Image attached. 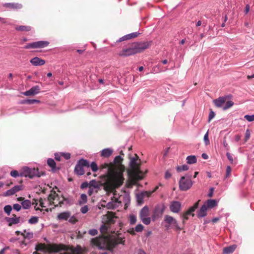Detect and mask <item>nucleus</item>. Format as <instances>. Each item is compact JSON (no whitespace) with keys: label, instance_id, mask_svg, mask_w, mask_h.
Returning a JSON list of instances; mask_svg holds the SVG:
<instances>
[{"label":"nucleus","instance_id":"obj_1","mask_svg":"<svg viewBox=\"0 0 254 254\" xmlns=\"http://www.w3.org/2000/svg\"><path fill=\"white\" fill-rule=\"evenodd\" d=\"M36 250L44 253H60V254H82L81 248L77 246L76 248L69 249L66 245L60 244H52L46 245L39 244L36 246Z\"/></svg>","mask_w":254,"mask_h":254},{"label":"nucleus","instance_id":"obj_2","mask_svg":"<svg viewBox=\"0 0 254 254\" xmlns=\"http://www.w3.org/2000/svg\"><path fill=\"white\" fill-rule=\"evenodd\" d=\"M136 157H131L130 158L129 166L132 170V175L134 179L136 181L141 180L143 177L141 175V171L140 170V160L138 159V157L135 155Z\"/></svg>","mask_w":254,"mask_h":254},{"label":"nucleus","instance_id":"obj_3","mask_svg":"<svg viewBox=\"0 0 254 254\" xmlns=\"http://www.w3.org/2000/svg\"><path fill=\"white\" fill-rule=\"evenodd\" d=\"M124 181L123 173L122 171H117L114 173L110 184L107 187L110 191H112L116 188L121 186Z\"/></svg>","mask_w":254,"mask_h":254},{"label":"nucleus","instance_id":"obj_4","mask_svg":"<svg viewBox=\"0 0 254 254\" xmlns=\"http://www.w3.org/2000/svg\"><path fill=\"white\" fill-rule=\"evenodd\" d=\"M162 223L166 230H169L170 228L179 231L181 230V228L179 226L176 219L170 215H166L164 216Z\"/></svg>","mask_w":254,"mask_h":254},{"label":"nucleus","instance_id":"obj_5","mask_svg":"<svg viewBox=\"0 0 254 254\" xmlns=\"http://www.w3.org/2000/svg\"><path fill=\"white\" fill-rule=\"evenodd\" d=\"M191 175L183 176L179 181V188L182 191H186L189 190L193 185L191 180Z\"/></svg>","mask_w":254,"mask_h":254},{"label":"nucleus","instance_id":"obj_6","mask_svg":"<svg viewBox=\"0 0 254 254\" xmlns=\"http://www.w3.org/2000/svg\"><path fill=\"white\" fill-rule=\"evenodd\" d=\"M39 172L37 169L35 168H30L28 167H24L20 170V177H28L33 178L34 177L40 176L38 175Z\"/></svg>","mask_w":254,"mask_h":254},{"label":"nucleus","instance_id":"obj_7","mask_svg":"<svg viewBox=\"0 0 254 254\" xmlns=\"http://www.w3.org/2000/svg\"><path fill=\"white\" fill-rule=\"evenodd\" d=\"M83 167H89V162L83 158L79 160L75 166L74 172L79 176L83 175L84 173Z\"/></svg>","mask_w":254,"mask_h":254},{"label":"nucleus","instance_id":"obj_8","mask_svg":"<svg viewBox=\"0 0 254 254\" xmlns=\"http://www.w3.org/2000/svg\"><path fill=\"white\" fill-rule=\"evenodd\" d=\"M92 244L100 250H105L107 247L106 238L105 237H97L91 241Z\"/></svg>","mask_w":254,"mask_h":254},{"label":"nucleus","instance_id":"obj_9","mask_svg":"<svg viewBox=\"0 0 254 254\" xmlns=\"http://www.w3.org/2000/svg\"><path fill=\"white\" fill-rule=\"evenodd\" d=\"M49 42L47 41H39L33 43H28L24 47L25 49L43 48L47 47Z\"/></svg>","mask_w":254,"mask_h":254},{"label":"nucleus","instance_id":"obj_10","mask_svg":"<svg viewBox=\"0 0 254 254\" xmlns=\"http://www.w3.org/2000/svg\"><path fill=\"white\" fill-rule=\"evenodd\" d=\"M149 209L147 206H144L139 213L140 218L145 225H148L151 222L150 218L148 217Z\"/></svg>","mask_w":254,"mask_h":254},{"label":"nucleus","instance_id":"obj_11","mask_svg":"<svg viewBox=\"0 0 254 254\" xmlns=\"http://www.w3.org/2000/svg\"><path fill=\"white\" fill-rule=\"evenodd\" d=\"M152 41H144V42H137L136 43L133 44V45L135 48L136 51H137L138 53H140L143 51L148 49L151 45Z\"/></svg>","mask_w":254,"mask_h":254},{"label":"nucleus","instance_id":"obj_12","mask_svg":"<svg viewBox=\"0 0 254 254\" xmlns=\"http://www.w3.org/2000/svg\"><path fill=\"white\" fill-rule=\"evenodd\" d=\"M137 53L133 44L129 48L123 49L119 53V55L122 57H128Z\"/></svg>","mask_w":254,"mask_h":254},{"label":"nucleus","instance_id":"obj_13","mask_svg":"<svg viewBox=\"0 0 254 254\" xmlns=\"http://www.w3.org/2000/svg\"><path fill=\"white\" fill-rule=\"evenodd\" d=\"M181 203L178 201H173L170 204V210L175 213H178L181 209Z\"/></svg>","mask_w":254,"mask_h":254},{"label":"nucleus","instance_id":"obj_14","mask_svg":"<svg viewBox=\"0 0 254 254\" xmlns=\"http://www.w3.org/2000/svg\"><path fill=\"white\" fill-rule=\"evenodd\" d=\"M40 87L38 85H35L32 87L29 90L23 92V94L26 96L35 95L40 92Z\"/></svg>","mask_w":254,"mask_h":254},{"label":"nucleus","instance_id":"obj_15","mask_svg":"<svg viewBox=\"0 0 254 254\" xmlns=\"http://www.w3.org/2000/svg\"><path fill=\"white\" fill-rule=\"evenodd\" d=\"M30 63L34 66H40L44 65L45 64V61L36 57L31 59Z\"/></svg>","mask_w":254,"mask_h":254},{"label":"nucleus","instance_id":"obj_16","mask_svg":"<svg viewBox=\"0 0 254 254\" xmlns=\"http://www.w3.org/2000/svg\"><path fill=\"white\" fill-rule=\"evenodd\" d=\"M70 215V212L68 211H64L58 214L57 219L59 220H67Z\"/></svg>","mask_w":254,"mask_h":254},{"label":"nucleus","instance_id":"obj_17","mask_svg":"<svg viewBox=\"0 0 254 254\" xmlns=\"http://www.w3.org/2000/svg\"><path fill=\"white\" fill-rule=\"evenodd\" d=\"M13 217H6L5 220L8 223L9 226H11L13 224H17L20 222L19 217H16L15 215L13 214Z\"/></svg>","mask_w":254,"mask_h":254},{"label":"nucleus","instance_id":"obj_18","mask_svg":"<svg viewBox=\"0 0 254 254\" xmlns=\"http://www.w3.org/2000/svg\"><path fill=\"white\" fill-rule=\"evenodd\" d=\"M226 97H220L218 98L213 100L215 105L218 108H223V105L226 102Z\"/></svg>","mask_w":254,"mask_h":254},{"label":"nucleus","instance_id":"obj_19","mask_svg":"<svg viewBox=\"0 0 254 254\" xmlns=\"http://www.w3.org/2000/svg\"><path fill=\"white\" fill-rule=\"evenodd\" d=\"M204 204L207 208H212L218 205V202L215 199H208Z\"/></svg>","mask_w":254,"mask_h":254},{"label":"nucleus","instance_id":"obj_20","mask_svg":"<svg viewBox=\"0 0 254 254\" xmlns=\"http://www.w3.org/2000/svg\"><path fill=\"white\" fill-rule=\"evenodd\" d=\"M4 6L11 9H20L22 7V4L17 3H5Z\"/></svg>","mask_w":254,"mask_h":254},{"label":"nucleus","instance_id":"obj_21","mask_svg":"<svg viewBox=\"0 0 254 254\" xmlns=\"http://www.w3.org/2000/svg\"><path fill=\"white\" fill-rule=\"evenodd\" d=\"M207 209L208 208L206 207V206L204 204L202 205V206L201 207L200 209L198 212V217L202 218L205 217L207 214L206 211Z\"/></svg>","mask_w":254,"mask_h":254},{"label":"nucleus","instance_id":"obj_22","mask_svg":"<svg viewBox=\"0 0 254 254\" xmlns=\"http://www.w3.org/2000/svg\"><path fill=\"white\" fill-rule=\"evenodd\" d=\"M112 153L113 150L112 149L109 148H105L101 151V156L103 157L107 158L110 156Z\"/></svg>","mask_w":254,"mask_h":254},{"label":"nucleus","instance_id":"obj_23","mask_svg":"<svg viewBox=\"0 0 254 254\" xmlns=\"http://www.w3.org/2000/svg\"><path fill=\"white\" fill-rule=\"evenodd\" d=\"M236 248V246L235 245H231L226 248H224L223 249V253L224 254H232L234 252Z\"/></svg>","mask_w":254,"mask_h":254},{"label":"nucleus","instance_id":"obj_24","mask_svg":"<svg viewBox=\"0 0 254 254\" xmlns=\"http://www.w3.org/2000/svg\"><path fill=\"white\" fill-rule=\"evenodd\" d=\"M89 187L96 189L97 190L100 189V185L98 182H97L95 180H92L90 181L89 183Z\"/></svg>","mask_w":254,"mask_h":254},{"label":"nucleus","instance_id":"obj_25","mask_svg":"<svg viewBox=\"0 0 254 254\" xmlns=\"http://www.w3.org/2000/svg\"><path fill=\"white\" fill-rule=\"evenodd\" d=\"M187 162L189 164H193L196 162L197 159L194 155H190L187 157Z\"/></svg>","mask_w":254,"mask_h":254},{"label":"nucleus","instance_id":"obj_26","mask_svg":"<svg viewBox=\"0 0 254 254\" xmlns=\"http://www.w3.org/2000/svg\"><path fill=\"white\" fill-rule=\"evenodd\" d=\"M21 205L24 209H29L31 206V202L30 200L26 199L21 202Z\"/></svg>","mask_w":254,"mask_h":254},{"label":"nucleus","instance_id":"obj_27","mask_svg":"<svg viewBox=\"0 0 254 254\" xmlns=\"http://www.w3.org/2000/svg\"><path fill=\"white\" fill-rule=\"evenodd\" d=\"M87 195L84 193H82L80 195V199L78 200V203L79 205H81L83 204L86 203L87 202Z\"/></svg>","mask_w":254,"mask_h":254},{"label":"nucleus","instance_id":"obj_28","mask_svg":"<svg viewBox=\"0 0 254 254\" xmlns=\"http://www.w3.org/2000/svg\"><path fill=\"white\" fill-rule=\"evenodd\" d=\"M15 29L17 31H29L31 30V27L28 26H17L15 27Z\"/></svg>","mask_w":254,"mask_h":254},{"label":"nucleus","instance_id":"obj_29","mask_svg":"<svg viewBox=\"0 0 254 254\" xmlns=\"http://www.w3.org/2000/svg\"><path fill=\"white\" fill-rule=\"evenodd\" d=\"M47 164L52 168V170H54L55 169L56 162L53 159H52V158L48 159L47 160Z\"/></svg>","mask_w":254,"mask_h":254},{"label":"nucleus","instance_id":"obj_30","mask_svg":"<svg viewBox=\"0 0 254 254\" xmlns=\"http://www.w3.org/2000/svg\"><path fill=\"white\" fill-rule=\"evenodd\" d=\"M189 169V167L187 165L184 164L182 166H177L176 170L177 172H180L183 171H187Z\"/></svg>","mask_w":254,"mask_h":254},{"label":"nucleus","instance_id":"obj_31","mask_svg":"<svg viewBox=\"0 0 254 254\" xmlns=\"http://www.w3.org/2000/svg\"><path fill=\"white\" fill-rule=\"evenodd\" d=\"M234 105V102L232 101H228L226 102V104H225V105L224 106H223V110L224 111H225L227 109H228L229 108H231V107H232Z\"/></svg>","mask_w":254,"mask_h":254},{"label":"nucleus","instance_id":"obj_32","mask_svg":"<svg viewBox=\"0 0 254 254\" xmlns=\"http://www.w3.org/2000/svg\"><path fill=\"white\" fill-rule=\"evenodd\" d=\"M40 101L39 100L36 99H27L23 101V103L28 104H33L35 103H39Z\"/></svg>","mask_w":254,"mask_h":254},{"label":"nucleus","instance_id":"obj_33","mask_svg":"<svg viewBox=\"0 0 254 254\" xmlns=\"http://www.w3.org/2000/svg\"><path fill=\"white\" fill-rule=\"evenodd\" d=\"M39 217L37 216H32L28 220L29 223L31 224H35L38 223Z\"/></svg>","mask_w":254,"mask_h":254},{"label":"nucleus","instance_id":"obj_34","mask_svg":"<svg viewBox=\"0 0 254 254\" xmlns=\"http://www.w3.org/2000/svg\"><path fill=\"white\" fill-rule=\"evenodd\" d=\"M129 224L131 225L134 224L136 222V217L133 215L131 214L129 216Z\"/></svg>","mask_w":254,"mask_h":254},{"label":"nucleus","instance_id":"obj_35","mask_svg":"<svg viewBox=\"0 0 254 254\" xmlns=\"http://www.w3.org/2000/svg\"><path fill=\"white\" fill-rule=\"evenodd\" d=\"M12 207L10 205H6L4 207L3 210L5 213L9 215L12 211Z\"/></svg>","mask_w":254,"mask_h":254},{"label":"nucleus","instance_id":"obj_36","mask_svg":"<svg viewBox=\"0 0 254 254\" xmlns=\"http://www.w3.org/2000/svg\"><path fill=\"white\" fill-rule=\"evenodd\" d=\"M57 196L58 194L55 191H54L53 193H51L50 194H49L48 196V199L50 202H52L56 199Z\"/></svg>","mask_w":254,"mask_h":254},{"label":"nucleus","instance_id":"obj_37","mask_svg":"<svg viewBox=\"0 0 254 254\" xmlns=\"http://www.w3.org/2000/svg\"><path fill=\"white\" fill-rule=\"evenodd\" d=\"M89 167H91L92 171L94 172H96L98 169V166L95 162H92L90 165L89 164Z\"/></svg>","mask_w":254,"mask_h":254},{"label":"nucleus","instance_id":"obj_38","mask_svg":"<svg viewBox=\"0 0 254 254\" xmlns=\"http://www.w3.org/2000/svg\"><path fill=\"white\" fill-rule=\"evenodd\" d=\"M131 38L130 37V34H127L126 35H125L123 36L122 37L120 38L117 42H120L123 41H125L126 40H129L131 39Z\"/></svg>","mask_w":254,"mask_h":254},{"label":"nucleus","instance_id":"obj_39","mask_svg":"<svg viewBox=\"0 0 254 254\" xmlns=\"http://www.w3.org/2000/svg\"><path fill=\"white\" fill-rule=\"evenodd\" d=\"M68 219L69 223L72 224H74L77 222V219L74 215L70 216Z\"/></svg>","mask_w":254,"mask_h":254},{"label":"nucleus","instance_id":"obj_40","mask_svg":"<svg viewBox=\"0 0 254 254\" xmlns=\"http://www.w3.org/2000/svg\"><path fill=\"white\" fill-rule=\"evenodd\" d=\"M144 227L141 224H137L135 227V231L136 232H141L143 230Z\"/></svg>","mask_w":254,"mask_h":254},{"label":"nucleus","instance_id":"obj_41","mask_svg":"<svg viewBox=\"0 0 254 254\" xmlns=\"http://www.w3.org/2000/svg\"><path fill=\"white\" fill-rule=\"evenodd\" d=\"M20 172L19 173L16 170H12L10 172V175L13 178H16L17 177H20Z\"/></svg>","mask_w":254,"mask_h":254},{"label":"nucleus","instance_id":"obj_42","mask_svg":"<svg viewBox=\"0 0 254 254\" xmlns=\"http://www.w3.org/2000/svg\"><path fill=\"white\" fill-rule=\"evenodd\" d=\"M115 207H116V204L115 203V202H114L113 201L109 202L107 204V208L108 209H113L115 208Z\"/></svg>","mask_w":254,"mask_h":254},{"label":"nucleus","instance_id":"obj_43","mask_svg":"<svg viewBox=\"0 0 254 254\" xmlns=\"http://www.w3.org/2000/svg\"><path fill=\"white\" fill-rule=\"evenodd\" d=\"M244 118L247 120L248 122H253L254 121V115H246L244 116Z\"/></svg>","mask_w":254,"mask_h":254},{"label":"nucleus","instance_id":"obj_44","mask_svg":"<svg viewBox=\"0 0 254 254\" xmlns=\"http://www.w3.org/2000/svg\"><path fill=\"white\" fill-rule=\"evenodd\" d=\"M12 190H13V191L14 193H15L21 190L22 189V186H20V185H16V186H14L12 188Z\"/></svg>","mask_w":254,"mask_h":254},{"label":"nucleus","instance_id":"obj_45","mask_svg":"<svg viewBox=\"0 0 254 254\" xmlns=\"http://www.w3.org/2000/svg\"><path fill=\"white\" fill-rule=\"evenodd\" d=\"M13 190H12V188L11 189H9V190H6L4 193L3 195L4 196H11V195L14 194L15 193H14Z\"/></svg>","mask_w":254,"mask_h":254},{"label":"nucleus","instance_id":"obj_46","mask_svg":"<svg viewBox=\"0 0 254 254\" xmlns=\"http://www.w3.org/2000/svg\"><path fill=\"white\" fill-rule=\"evenodd\" d=\"M231 173V168L230 166H228L226 168L225 178H229Z\"/></svg>","mask_w":254,"mask_h":254},{"label":"nucleus","instance_id":"obj_47","mask_svg":"<svg viewBox=\"0 0 254 254\" xmlns=\"http://www.w3.org/2000/svg\"><path fill=\"white\" fill-rule=\"evenodd\" d=\"M122 160L123 158L121 157V156L118 155L115 158L114 162L116 164H120L121 163Z\"/></svg>","mask_w":254,"mask_h":254},{"label":"nucleus","instance_id":"obj_48","mask_svg":"<svg viewBox=\"0 0 254 254\" xmlns=\"http://www.w3.org/2000/svg\"><path fill=\"white\" fill-rule=\"evenodd\" d=\"M190 215L189 214H187V212L186 211L184 213H183L182 215V218L183 219V223H185V221L188 220V216Z\"/></svg>","mask_w":254,"mask_h":254},{"label":"nucleus","instance_id":"obj_49","mask_svg":"<svg viewBox=\"0 0 254 254\" xmlns=\"http://www.w3.org/2000/svg\"><path fill=\"white\" fill-rule=\"evenodd\" d=\"M88 233L91 236H95L98 234V231L95 229H90L89 230Z\"/></svg>","mask_w":254,"mask_h":254},{"label":"nucleus","instance_id":"obj_50","mask_svg":"<svg viewBox=\"0 0 254 254\" xmlns=\"http://www.w3.org/2000/svg\"><path fill=\"white\" fill-rule=\"evenodd\" d=\"M251 136V132L249 129H247L245 133V141H247L248 139H249Z\"/></svg>","mask_w":254,"mask_h":254},{"label":"nucleus","instance_id":"obj_51","mask_svg":"<svg viewBox=\"0 0 254 254\" xmlns=\"http://www.w3.org/2000/svg\"><path fill=\"white\" fill-rule=\"evenodd\" d=\"M203 139L206 145H207L208 143H209V140L208 139V131H207L204 134Z\"/></svg>","mask_w":254,"mask_h":254},{"label":"nucleus","instance_id":"obj_52","mask_svg":"<svg viewBox=\"0 0 254 254\" xmlns=\"http://www.w3.org/2000/svg\"><path fill=\"white\" fill-rule=\"evenodd\" d=\"M100 231L102 233H104L107 231V227L105 224H103L100 226Z\"/></svg>","mask_w":254,"mask_h":254},{"label":"nucleus","instance_id":"obj_53","mask_svg":"<svg viewBox=\"0 0 254 254\" xmlns=\"http://www.w3.org/2000/svg\"><path fill=\"white\" fill-rule=\"evenodd\" d=\"M88 211V207L87 205H85L82 207L80 209V211L83 214H85Z\"/></svg>","mask_w":254,"mask_h":254},{"label":"nucleus","instance_id":"obj_54","mask_svg":"<svg viewBox=\"0 0 254 254\" xmlns=\"http://www.w3.org/2000/svg\"><path fill=\"white\" fill-rule=\"evenodd\" d=\"M215 116V113L213 111H211L209 112V116H208V122H209L213 118H214Z\"/></svg>","mask_w":254,"mask_h":254},{"label":"nucleus","instance_id":"obj_55","mask_svg":"<svg viewBox=\"0 0 254 254\" xmlns=\"http://www.w3.org/2000/svg\"><path fill=\"white\" fill-rule=\"evenodd\" d=\"M226 156L228 159L229 160L231 164L233 163L234 160L233 157L231 156V154L229 152L226 153Z\"/></svg>","mask_w":254,"mask_h":254},{"label":"nucleus","instance_id":"obj_56","mask_svg":"<svg viewBox=\"0 0 254 254\" xmlns=\"http://www.w3.org/2000/svg\"><path fill=\"white\" fill-rule=\"evenodd\" d=\"M13 208L14 209L16 210L17 211H19L20 210V209L21 208V206L18 203H16L13 205Z\"/></svg>","mask_w":254,"mask_h":254},{"label":"nucleus","instance_id":"obj_57","mask_svg":"<svg viewBox=\"0 0 254 254\" xmlns=\"http://www.w3.org/2000/svg\"><path fill=\"white\" fill-rule=\"evenodd\" d=\"M61 155L66 160L70 158V154L68 153H62Z\"/></svg>","mask_w":254,"mask_h":254},{"label":"nucleus","instance_id":"obj_58","mask_svg":"<svg viewBox=\"0 0 254 254\" xmlns=\"http://www.w3.org/2000/svg\"><path fill=\"white\" fill-rule=\"evenodd\" d=\"M116 241H117L118 244H122L123 245L125 244V241L124 240V238L119 237Z\"/></svg>","mask_w":254,"mask_h":254},{"label":"nucleus","instance_id":"obj_59","mask_svg":"<svg viewBox=\"0 0 254 254\" xmlns=\"http://www.w3.org/2000/svg\"><path fill=\"white\" fill-rule=\"evenodd\" d=\"M88 186H89V183L87 182H84L81 184L80 188L82 189H84L87 188Z\"/></svg>","mask_w":254,"mask_h":254},{"label":"nucleus","instance_id":"obj_60","mask_svg":"<svg viewBox=\"0 0 254 254\" xmlns=\"http://www.w3.org/2000/svg\"><path fill=\"white\" fill-rule=\"evenodd\" d=\"M172 176V174L171 173L169 172V171H166L165 173V178L166 179H168L169 178H170Z\"/></svg>","mask_w":254,"mask_h":254},{"label":"nucleus","instance_id":"obj_61","mask_svg":"<svg viewBox=\"0 0 254 254\" xmlns=\"http://www.w3.org/2000/svg\"><path fill=\"white\" fill-rule=\"evenodd\" d=\"M139 34H140V33H139L138 32H133V33H130V37H131V39L137 37L138 36H139Z\"/></svg>","mask_w":254,"mask_h":254},{"label":"nucleus","instance_id":"obj_62","mask_svg":"<svg viewBox=\"0 0 254 254\" xmlns=\"http://www.w3.org/2000/svg\"><path fill=\"white\" fill-rule=\"evenodd\" d=\"M213 192H214V188H211L210 189H209V192L207 194L208 196L209 197H211L213 196Z\"/></svg>","mask_w":254,"mask_h":254},{"label":"nucleus","instance_id":"obj_63","mask_svg":"<svg viewBox=\"0 0 254 254\" xmlns=\"http://www.w3.org/2000/svg\"><path fill=\"white\" fill-rule=\"evenodd\" d=\"M127 232L131 235H135L136 231H135V229L133 228L129 229V230H128Z\"/></svg>","mask_w":254,"mask_h":254},{"label":"nucleus","instance_id":"obj_64","mask_svg":"<svg viewBox=\"0 0 254 254\" xmlns=\"http://www.w3.org/2000/svg\"><path fill=\"white\" fill-rule=\"evenodd\" d=\"M61 154H59L58 153H56L55 154V159L57 161L61 160Z\"/></svg>","mask_w":254,"mask_h":254}]
</instances>
